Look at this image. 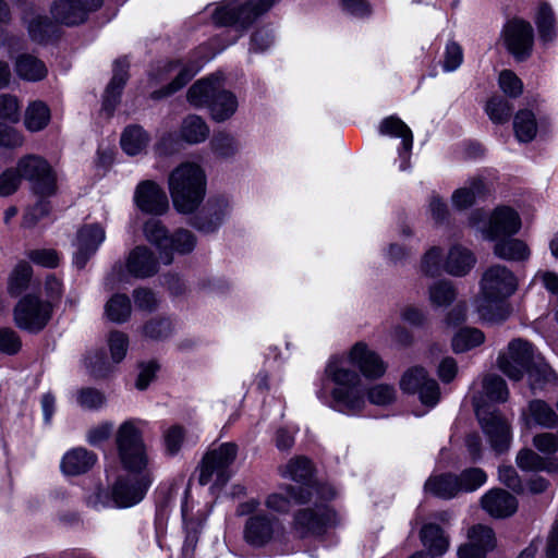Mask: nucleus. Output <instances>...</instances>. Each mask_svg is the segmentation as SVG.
Wrapping results in <instances>:
<instances>
[{
	"mask_svg": "<svg viewBox=\"0 0 558 558\" xmlns=\"http://www.w3.org/2000/svg\"><path fill=\"white\" fill-rule=\"evenodd\" d=\"M107 344L112 362L117 364L121 363L129 349V337L119 330L110 331L107 336Z\"/></svg>",
	"mask_w": 558,
	"mask_h": 558,
	"instance_id": "obj_52",
	"label": "nucleus"
},
{
	"mask_svg": "<svg viewBox=\"0 0 558 558\" xmlns=\"http://www.w3.org/2000/svg\"><path fill=\"white\" fill-rule=\"evenodd\" d=\"M52 311L51 301H43L36 295L27 294L14 307V323L23 330L36 333L47 326Z\"/></svg>",
	"mask_w": 558,
	"mask_h": 558,
	"instance_id": "obj_6",
	"label": "nucleus"
},
{
	"mask_svg": "<svg viewBox=\"0 0 558 558\" xmlns=\"http://www.w3.org/2000/svg\"><path fill=\"white\" fill-rule=\"evenodd\" d=\"M213 150L221 157H231L238 151V143L227 133L216 134L210 142Z\"/></svg>",
	"mask_w": 558,
	"mask_h": 558,
	"instance_id": "obj_63",
	"label": "nucleus"
},
{
	"mask_svg": "<svg viewBox=\"0 0 558 558\" xmlns=\"http://www.w3.org/2000/svg\"><path fill=\"white\" fill-rule=\"evenodd\" d=\"M144 234L147 241L155 244L160 250V253L165 254V264H170L172 260V257L168 253L170 236L161 221L155 218L147 220L144 225Z\"/></svg>",
	"mask_w": 558,
	"mask_h": 558,
	"instance_id": "obj_39",
	"label": "nucleus"
},
{
	"mask_svg": "<svg viewBox=\"0 0 558 558\" xmlns=\"http://www.w3.org/2000/svg\"><path fill=\"white\" fill-rule=\"evenodd\" d=\"M526 372L532 390L542 389L545 384L553 381L556 377L551 367L542 359H535Z\"/></svg>",
	"mask_w": 558,
	"mask_h": 558,
	"instance_id": "obj_48",
	"label": "nucleus"
},
{
	"mask_svg": "<svg viewBox=\"0 0 558 558\" xmlns=\"http://www.w3.org/2000/svg\"><path fill=\"white\" fill-rule=\"evenodd\" d=\"M201 64L189 63L181 64L180 62H169L158 72V81H162L163 77L172 72H175V77L167 86L165 90L154 92L151 96L154 98H161L163 96L171 95L177 90L184 87L199 71Z\"/></svg>",
	"mask_w": 558,
	"mask_h": 558,
	"instance_id": "obj_22",
	"label": "nucleus"
},
{
	"mask_svg": "<svg viewBox=\"0 0 558 558\" xmlns=\"http://www.w3.org/2000/svg\"><path fill=\"white\" fill-rule=\"evenodd\" d=\"M421 541L433 556L444 555L449 547V539L444 531L434 523L425 524L420 533Z\"/></svg>",
	"mask_w": 558,
	"mask_h": 558,
	"instance_id": "obj_40",
	"label": "nucleus"
},
{
	"mask_svg": "<svg viewBox=\"0 0 558 558\" xmlns=\"http://www.w3.org/2000/svg\"><path fill=\"white\" fill-rule=\"evenodd\" d=\"M518 288L514 274L506 266L495 264L488 267L481 279L482 296L476 302V308L482 319L499 323L509 316L505 300L512 295Z\"/></svg>",
	"mask_w": 558,
	"mask_h": 558,
	"instance_id": "obj_2",
	"label": "nucleus"
},
{
	"mask_svg": "<svg viewBox=\"0 0 558 558\" xmlns=\"http://www.w3.org/2000/svg\"><path fill=\"white\" fill-rule=\"evenodd\" d=\"M520 421L526 428L541 426L550 429L558 426V413L546 401L534 399L522 410Z\"/></svg>",
	"mask_w": 558,
	"mask_h": 558,
	"instance_id": "obj_21",
	"label": "nucleus"
},
{
	"mask_svg": "<svg viewBox=\"0 0 558 558\" xmlns=\"http://www.w3.org/2000/svg\"><path fill=\"white\" fill-rule=\"evenodd\" d=\"M494 241L493 252L500 259L525 262L531 256V250L523 240L508 235Z\"/></svg>",
	"mask_w": 558,
	"mask_h": 558,
	"instance_id": "obj_30",
	"label": "nucleus"
},
{
	"mask_svg": "<svg viewBox=\"0 0 558 558\" xmlns=\"http://www.w3.org/2000/svg\"><path fill=\"white\" fill-rule=\"evenodd\" d=\"M534 361L533 347L522 339H514L509 342L507 350L499 354L497 363L506 376L512 380H520Z\"/></svg>",
	"mask_w": 558,
	"mask_h": 558,
	"instance_id": "obj_10",
	"label": "nucleus"
},
{
	"mask_svg": "<svg viewBox=\"0 0 558 558\" xmlns=\"http://www.w3.org/2000/svg\"><path fill=\"white\" fill-rule=\"evenodd\" d=\"M476 258L466 247L459 244L452 245L444 263V269L451 276L463 277L475 266Z\"/></svg>",
	"mask_w": 558,
	"mask_h": 558,
	"instance_id": "obj_27",
	"label": "nucleus"
},
{
	"mask_svg": "<svg viewBox=\"0 0 558 558\" xmlns=\"http://www.w3.org/2000/svg\"><path fill=\"white\" fill-rule=\"evenodd\" d=\"M379 132L383 135H389L393 137H401L402 149L399 151V156L402 159L400 163L401 170L408 169V159L413 145V134L410 128L397 117H388L384 119L379 125Z\"/></svg>",
	"mask_w": 558,
	"mask_h": 558,
	"instance_id": "obj_25",
	"label": "nucleus"
},
{
	"mask_svg": "<svg viewBox=\"0 0 558 558\" xmlns=\"http://www.w3.org/2000/svg\"><path fill=\"white\" fill-rule=\"evenodd\" d=\"M283 531L281 522L274 515L256 512L244 524V541L253 547H264Z\"/></svg>",
	"mask_w": 558,
	"mask_h": 558,
	"instance_id": "obj_14",
	"label": "nucleus"
},
{
	"mask_svg": "<svg viewBox=\"0 0 558 558\" xmlns=\"http://www.w3.org/2000/svg\"><path fill=\"white\" fill-rule=\"evenodd\" d=\"M105 239L106 232L100 225L94 223L82 227L76 236L75 265L80 268L84 267Z\"/></svg>",
	"mask_w": 558,
	"mask_h": 558,
	"instance_id": "obj_19",
	"label": "nucleus"
},
{
	"mask_svg": "<svg viewBox=\"0 0 558 558\" xmlns=\"http://www.w3.org/2000/svg\"><path fill=\"white\" fill-rule=\"evenodd\" d=\"M117 445L121 461L130 473L117 478L111 488V500L117 508H130L142 501L153 482L146 470L148 459L142 434L134 422L126 421L119 427Z\"/></svg>",
	"mask_w": 558,
	"mask_h": 558,
	"instance_id": "obj_1",
	"label": "nucleus"
},
{
	"mask_svg": "<svg viewBox=\"0 0 558 558\" xmlns=\"http://www.w3.org/2000/svg\"><path fill=\"white\" fill-rule=\"evenodd\" d=\"M16 171L31 183L35 193L49 196L54 192L56 178L50 165L38 155L21 157L16 163Z\"/></svg>",
	"mask_w": 558,
	"mask_h": 558,
	"instance_id": "obj_8",
	"label": "nucleus"
},
{
	"mask_svg": "<svg viewBox=\"0 0 558 558\" xmlns=\"http://www.w3.org/2000/svg\"><path fill=\"white\" fill-rule=\"evenodd\" d=\"M482 508L494 518H507L518 509L514 496L501 488L488 490L481 499Z\"/></svg>",
	"mask_w": 558,
	"mask_h": 558,
	"instance_id": "obj_24",
	"label": "nucleus"
},
{
	"mask_svg": "<svg viewBox=\"0 0 558 558\" xmlns=\"http://www.w3.org/2000/svg\"><path fill=\"white\" fill-rule=\"evenodd\" d=\"M23 21L27 25L29 36L33 40L39 43L45 40L51 26L46 16L31 12L24 14Z\"/></svg>",
	"mask_w": 558,
	"mask_h": 558,
	"instance_id": "obj_50",
	"label": "nucleus"
},
{
	"mask_svg": "<svg viewBox=\"0 0 558 558\" xmlns=\"http://www.w3.org/2000/svg\"><path fill=\"white\" fill-rule=\"evenodd\" d=\"M229 213L230 203L227 198H210L202 215L196 217L194 227L206 233L214 232L221 226Z\"/></svg>",
	"mask_w": 558,
	"mask_h": 558,
	"instance_id": "obj_23",
	"label": "nucleus"
},
{
	"mask_svg": "<svg viewBox=\"0 0 558 558\" xmlns=\"http://www.w3.org/2000/svg\"><path fill=\"white\" fill-rule=\"evenodd\" d=\"M129 62L125 59H119L114 62L113 75L108 84L102 108L108 113H111L117 106L121 92L128 80Z\"/></svg>",
	"mask_w": 558,
	"mask_h": 558,
	"instance_id": "obj_29",
	"label": "nucleus"
},
{
	"mask_svg": "<svg viewBox=\"0 0 558 558\" xmlns=\"http://www.w3.org/2000/svg\"><path fill=\"white\" fill-rule=\"evenodd\" d=\"M76 403L84 410L95 411L106 403L105 395L94 388H82L76 392Z\"/></svg>",
	"mask_w": 558,
	"mask_h": 558,
	"instance_id": "obj_56",
	"label": "nucleus"
},
{
	"mask_svg": "<svg viewBox=\"0 0 558 558\" xmlns=\"http://www.w3.org/2000/svg\"><path fill=\"white\" fill-rule=\"evenodd\" d=\"M484 333L476 328H462L452 339L454 352H464L471 350L484 342Z\"/></svg>",
	"mask_w": 558,
	"mask_h": 558,
	"instance_id": "obj_49",
	"label": "nucleus"
},
{
	"mask_svg": "<svg viewBox=\"0 0 558 558\" xmlns=\"http://www.w3.org/2000/svg\"><path fill=\"white\" fill-rule=\"evenodd\" d=\"M520 229L521 218L519 214L511 207L500 206L493 210L488 225L482 232L486 240L494 241L500 236L517 234Z\"/></svg>",
	"mask_w": 558,
	"mask_h": 558,
	"instance_id": "obj_16",
	"label": "nucleus"
},
{
	"mask_svg": "<svg viewBox=\"0 0 558 558\" xmlns=\"http://www.w3.org/2000/svg\"><path fill=\"white\" fill-rule=\"evenodd\" d=\"M400 387L405 393L417 395L424 405L433 408L439 402V385L423 367L409 368L400 380Z\"/></svg>",
	"mask_w": 558,
	"mask_h": 558,
	"instance_id": "obj_11",
	"label": "nucleus"
},
{
	"mask_svg": "<svg viewBox=\"0 0 558 558\" xmlns=\"http://www.w3.org/2000/svg\"><path fill=\"white\" fill-rule=\"evenodd\" d=\"M126 268L136 278H147L158 271V262L148 247L136 246L128 256Z\"/></svg>",
	"mask_w": 558,
	"mask_h": 558,
	"instance_id": "obj_26",
	"label": "nucleus"
},
{
	"mask_svg": "<svg viewBox=\"0 0 558 558\" xmlns=\"http://www.w3.org/2000/svg\"><path fill=\"white\" fill-rule=\"evenodd\" d=\"M501 90L511 98L519 97L523 92L522 81L510 70H504L498 78Z\"/></svg>",
	"mask_w": 558,
	"mask_h": 558,
	"instance_id": "obj_62",
	"label": "nucleus"
},
{
	"mask_svg": "<svg viewBox=\"0 0 558 558\" xmlns=\"http://www.w3.org/2000/svg\"><path fill=\"white\" fill-rule=\"evenodd\" d=\"M487 185L482 177H473L463 186L457 189L451 195V203L454 208L464 210L471 207L477 198L484 196Z\"/></svg>",
	"mask_w": 558,
	"mask_h": 558,
	"instance_id": "obj_28",
	"label": "nucleus"
},
{
	"mask_svg": "<svg viewBox=\"0 0 558 558\" xmlns=\"http://www.w3.org/2000/svg\"><path fill=\"white\" fill-rule=\"evenodd\" d=\"M14 68L17 76L28 82L41 81L48 74L46 64L37 57L28 53L20 54L15 60Z\"/></svg>",
	"mask_w": 558,
	"mask_h": 558,
	"instance_id": "obj_34",
	"label": "nucleus"
},
{
	"mask_svg": "<svg viewBox=\"0 0 558 558\" xmlns=\"http://www.w3.org/2000/svg\"><path fill=\"white\" fill-rule=\"evenodd\" d=\"M367 397L375 405H388L396 400V389L387 384H377L368 389Z\"/></svg>",
	"mask_w": 558,
	"mask_h": 558,
	"instance_id": "obj_61",
	"label": "nucleus"
},
{
	"mask_svg": "<svg viewBox=\"0 0 558 558\" xmlns=\"http://www.w3.org/2000/svg\"><path fill=\"white\" fill-rule=\"evenodd\" d=\"M148 142V134L137 125L128 126L121 135V147L130 156L141 154Z\"/></svg>",
	"mask_w": 558,
	"mask_h": 558,
	"instance_id": "obj_42",
	"label": "nucleus"
},
{
	"mask_svg": "<svg viewBox=\"0 0 558 558\" xmlns=\"http://www.w3.org/2000/svg\"><path fill=\"white\" fill-rule=\"evenodd\" d=\"M134 201L136 206L144 213L153 215H162L169 208V202L166 193L154 181H142L135 190Z\"/></svg>",
	"mask_w": 558,
	"mask_h": 558,
	"instance_id": "obj_17",
	"label": "nucleus"
},
{
	"mask_svg": "<svg viewBox=\"0 0 558 558\" xmlns=\"http://www.w3.org/2000/svg\"><path fill=\"white\" fill-rule=\"evenodd\" d=\"M96 454L85 448H74L68 451L61 461V470L66 475H80L95 464Z\"/></svg>",
	"mask_w": 558,
	"mask_h": 558,
	"instance_id": "obj_32",
	"label": "nucleus"
},
{
	"mask_svg": "<svg viewBox=\"0 0 558 558\" xmlns=\"http://www.w3.org/2000/svg\"><path fill=\"white\" fill-rule=\"evenodd\" d=\"M442 252L439 247H430L423 256L421 262V270L429 277L438 276L441 271Z\"/></svg>",
	"mask_w": 558,
	"mask_h": 558,
	"instance_id": "obj_59",
	"label": "nucleus"
},
{
	"mask_svg": "<svg viewBox=\"0 0 558 558\" xmlns=\"http://www.w3.org/2000/svg\"><path fill=\"white\" fill-rule=\"evenodd\" d=\"M281 476L291 478L295 482H304L312 476L313 466L305 457L292 458L286 465L279 468Z\"/></svg>",
	"mask_w": 558,
	"mask_h": 558,
	"instance_id": "obj_44",
	"label": "nucleus"
},
{
	"mask_svg": "<svg viewBox=\"0 0 558 558\" xmlns=\"http://www.w3.org/2000/svg\"><path fill=\"white\" fill-rule=\"evenodd\" d=\"M512 106L508 100L495 96L486 105V113L494 123H506L511 114Z\"/></svg>",
	"mask_w": 558,
	"mask_h": 558,
	"instance_id": "obj_54",
	"label": "nucleus"
},
{
	"mask_svg": "<svg viewBox=\"0 0 558 558\" xmlns=\"http://www.w3.org/2000/svg\"><path fill=\"white\" fill-rule=\"evenodd\" d=\"M325 375L333 383L329 407L338 412L354 415L365 408V395L361 376L345 365V360L332 356L325 368Z\"/></svg>",
	"mask_w": 558,
	"mask_h": 558,
	"instance_id": "obj_4",
	"label": "nucleus"
},
{
	"mask_svg": "<svg viewBox=\"0 0 558 558\" xmlns=\"http://www.w3.org/2000/svg\"><path fill=\"white\" fill-rule=\"evenodd\" d=\"M458 476L453 474H439L429 476L425 482L424 489L438 498L450 499L459 492Z\"/></svg>",
	"mask_w": 558,
	"mask_h": 558,
	"instance_id": "obj_36",
	"label": "nucleus"
},
{
	"mask_svg": "<svg viewBox=\"0 0 558 558\" xmlns=\"http://www.w3.org/2000/svg\"><path fill=\"white\" fill-rule=\"evenodd\" d=\"M513 130L519 142H531L537 134L535 114L527 109L518 111L513 119Z\"/></svg>",
	"mask_w": 558,
	"mask_h": 558,
	"instance_id": "obj_41",
	"label": "nucleus"
},
{
	"mask_svg": "<svg viewBox=\"0 0 558 558\" xmlns=\"http://www.w3.org/2000/svg\"><path fill=\"white\" fill-rule=\"evenodd\" d=\"M277 0L248 1L239 5L234 0L218 8L213 19L215 23L223 26L235 25L240 28L248 27L258 16L267 12Z\"/></svg>",
	"mask_w": 558,
	"mask_h": 558,
	"instance_id": "obj_7",
	"label": "nucleus"
},
{
	"mask_svg": "<svg viewBox=\"0 0 558 558\" xmlns=\"http://www.w3.org/2000/svg\"><path fill=\"white\" fill-rule=\"evenodd\" d=\"M238 106L239 102L236 96L233 93L219 87L209 105L210 116L213 120L223 122L235 113Z\"/></svg>",
	"mask_w": 558,
	"mask_h": 558,
	"instance_id": "obj_35",
	"label": "nucleus"
},
{
	"mask_svg": "<svg viewBox=\"0 0 558 558\" xmlns=\"http://www.w3.org/2000/svg\"><path fill=\"white\" fill-rule=\"evenodd\" d=\"M33 269L26 262L19 263L10 277L9 290L12 294H20L24 291L31 281Z\"/></svg>",
	"mask_w": 558,
	"mask_h": 558,
	"instance_id": "obj_51",
	"label": "nucleus"
},
{
	"mask_svg": "<svg viewBox=\"0 0 558 558\" xmlns=\"http://www.w3.org/2000/svg\"><path fill=\"white\" fill-rule=\"evenodd\" d=\"M517 465L524 471L546 470L545 460L531 449H521L515 459Z\"/></svg>",
	"mask_w": 558,
	"mask_h": 558,
	"instance_id": "obj_60",
	"label": "nucleus"
},
{
	"mask_svg": "<svg viewBox=\"0 0 558 558\" xmlns=\"http://www.w3.org/2000/svg\"><path fill=\"white\" fill-rule=\"evenodd\" d=\"M143 331L150 339H165L172 332V324L167 318H154L144 326Z\"/></svg>",
	"mask_w": 558,
	"mask_h": 558,
	"instance_id": "obj_64",
	"label": "nucleus"
},
{
	"mask_svg": "<svg viewBox=\"0 0 558 558\" xmlns=\"http://www.w3.org/2000/svg\"><path fill=\"white\" fill-rule=\"evenodd\" d=\"M456 296V289L448 280H438L428 288V300L434 307L448 306Z\"/></svg>",
	"mask_w": 558,
	"mask_h": 558,
	"instance_id": "obj_45",
	"label": "nucleus"
},
{
	"mask_svg": "<svg viewBox=\"0 0 558 558\" xmlns=\"http://www.w3.org/2000/svg\"><path fill=\"white\" fill-rule=\"evenodd\" d=\"M238 456V446L233 442H223L209 450L199 466L198 483L211 484L215 487L223 486L231 477L230 466Z\"/></svg>",
	"mask_w": 558,
	"mask_h": 558,
	"instance_id": "obj_5",
	"label": "nucleus"
},
{
	"mask_svg": "<svg viewBox=\"0 0 558 558\" xmlns=\"http://www.w3.org/2000/svg\"><path fill=\"white\" fill-rule=\"evenodd\" d=\"M221 87L220 76L214 75L194 83L187 92V100L194 107L209 108L217 90Z\"/></svg>",
	"mask_w": 558,
	"mask_h": 558,
	"instance_id": "obj_33",
	"label": "nucleus"
},
{
	"mask_svg": "<svg viewBox=\"0 0 558 558\" xmlns=\"http://www.w3.org/2000/svg\"><path fill=\"white\" fill-rule=\"evenodd\" d=\"M287 495L272 493L265 499V506L275 512L286 513L290 510L291 499L296 504H306L311 501V492L304 487H287Z\"/></svg>",
	"mask_w": 558,
	"mask_h": 558,
	"instance_id": "obj_31",
	"label": "nucleus"
},
{
	"mask_svg": "<svg viewBox=\"0 0 558 558\" xmlns=\"http://www.w3.org/2000/svg\"><path fill=\"white\" fill-rule=\"evenodd\" d=\"M483 389L486 396L496 402H506L509 391L506 381L497 375H487L483 379Z\"/></svg>",
	"mask_w": 558,
	"mask_h": 558,
	"instance_id": "obj_53",
	"label": "nucleus"
},
{
	"mask_svg": "<svg viewBox=\"0 0 558 558\" xmlns=\"http://www.w3.org/2000/svg\"><path fill=\"white\" fill-rule=\"evenodd\" d=\"M475 413L490 447L497 453L510 448L512 435L509 422L498 410H489L474 400Z\"/></svg>",
	"mask_w": 558,
	"mask_h": 558,
	"instance_id": "obj_9",
	"label": "nucleus"
},
{
	"mask_svg": "<svg viewBox=\"0 0 558 558\" xmlns=\"http://www.w3.org/2000/svg\"><path fill=\"white\" fill-rule=\"evenodd\" d=\"M209 136V126L206 121L196 114L183 119L180 128V137L189 144H198Z\"/></svg>",
	"mask_w": 558,
	"mask_h": 558,
	"instance_id": "obj_38",
	"label": "nucleus"
},
{
	"mask_svg": "<svg viewBox=\"0 0 558 558\" xmlns=\"http://www.w3.org/2000/svg\"><path fill=\"white\" fill-rule=\"evenodd\" d=\"M468 536L469 542L458 548V558H486L487 553L495 548V535L488 526H472Z\"/></svg>",
	"mask_w": 558,
	"mask_h": 558,
	"instance_id": "obj_18",
	"label": "nucleus"
},
{
	"mask_svg": "<svg viewBox=\"0 0 558 558\" xmlns=\"http://www.w3.org/2000/svg\"><path fill=\"white\" fill-rule=\"evenodd\" d=\"M107 318L113 323H124L131 315V302L124 294L113 295L105 306Z\"/></svg>",
	"mask_w": 558,
	"mask_h": 558,
	"instance_id": "obj_47",
	"label": "nucleus"
},
{
	"mask_svg": "<svg viewBox=\"0 0 558 558\" xmlns=\"http://www.w3.org/2000/svg\"><path fill=\"white\" fill-rule=\"evenodd\" d=\"M168 190L178 213L184 215L194 213L206 196L205 170L196 162H181L168 175Z\"/></svg>",
	"mask_w": 558,
	"mask_h": 558,
	"instance_id": "obj_3",
	"label": "nucleus"
},
{
	"mask_svg": "<svg viewBox=\"0 0 558 558\" xmlns=\"http://www.w3.org/2000/svg\"><path fill=\"white\" fill-rule=\"evenodd\" d=\"M21 118L19 98L11 94L0 95V120L9 123H17Z\"/></svg>",
	"mask_w": 558,
	"mask_h": 558,
	"instance_id": "obj_57",
	"label": "nucleus"
},
{
	"mask_svg": "<svg viewBox=\"0 0 558 558\" xmlns=\"http://www.w3.org/2000/svg\"><path fill=\"white\" fill-rule=\"evenodd\" d=\"M502 39L508 51L519 61L525 60L532 53L534 29L521 19L510 20L504 27Z\"/></svg>",
	"mask_w": 558,
	"mask_h": 558,
	"instance_id": "obj_13",
	"label": "nucleus"
},
{
	"mask_svg": "<svg viewBox=\"0 0 558 558\" xmlns=\"http://www.w3.org/2000/svg\"><path fill=\"white\" fill-rule=\"evenodd\" d=\"M535 22L543 41H551L557 36L555 14L548 4H542L539 7Z\"/></svg>",
	"mask_w": 558,
	"mask_h": 558,
	"instance_id": "obj_46",
	"label": "nucleus"
},
{
	"mask_svg": "<svg viewBox=\"0 0 558 558\" xmlns=\"http://www.w3.org/2000/svg\"><path fill=\"white\" fill-rule=\"evenodd\" d=\"M338 523L337 513L325 505L299 510L294 514L293 527L302 536L319 535Z\"/></svg>",
	"mask_w": 558,
	"mask_h": 558,
	"instance_id": "obj_12",
	"label": "nucleus"
},
{
	"mask_svg": "<svg viewBox=\"0 0 558 558\" xmlns=\"http://www.w3.org/2000/svg\"><path fill=\"white\" fill-rule=\"evenodd\" d=\"M102 0H56L50 13L57 23L74 26L84 23L90 12L102 5Z\"/></svg>",
	"mask_w": 558,
	"mask_h": 558,
	"instance_id": "obj_15",
	"label": "nucleus"
},
{
	"mask_svg": "<svg viewBox=\"0 0 558 558\" xmlns=\"http://www.w3.org/2000/svg\"><path fill=\"white\" fill-rule=\"evenodd\" d=\"M50 119V109L41 100L29 102L24 111V126L33 133L44 130L49 124Z\"/></svg>",
	"mask_w": 558,
	"mask_h": 558,
	"instance_id": "obj_37",
	"label": "nucleus"
},
{
	"mask_svg": "<svg viewBox=\"0 0 558 558\" xmlns=\"http://www.w3.org/2000/svg\"><path fill=\"white\" fill-rule=\"evenodd\" d=\"M85 367L96 378H105L109 376L113 371L117 363L112 362L111 357L107 356V353L102 350H94L87 353L84 359Z\"/></svg>",
	"mask_w": 558,
	"mask_h": 558,
	"instance_id": "obj_43",
	"label": "nucleus"
},
{
	"mask_svg": "<svg viewBox=\"0 0 558 558\" xmlns=\"http://www.w3.org/2000/svg\"><path fill=\"white\" fill-rule=\"evenodd\" d=\"M349 360L366 378H378L386 372V365L380 356L363 342H357L351 348Z\"/></svg>",
	"mask_w": 558,
	"mask_h": 558,
	"instance_id": "obj_20",
	"label": "nucleus"
},
{
	"mask_svg": "<svg viewBox=\"0 0 558 558\" xmlns=\"http://www.w3.org/2000/svg\"><path fill=\"white\" fill-rule=\"evenodd\" d=\"M487 476L482 469H466L458 476L459 492H474L485 484Z\"/></svg>",
	"mask_w": 558,
	"mask_h": 558,
	"instance_id": "obj_55",
	"label": "nucleus"
},
{
	"mask_svg": "<svg viewBox=\"0 0 558 558\" xmlns=\"http://www.w3.org/2000/svg\"><path fill=\"white\" fill-rule=\"evenodd\" d=\"M195 244L196 239L191 231L185 229H179L170 236L168 251L170 250L181 254H185L193 251Z\"/></svg>",
	"mask_w": 558,
	"mask_h": 558,
	"instance_id": "obj_58",
	"label": "nucleus"
}]
</instances>
